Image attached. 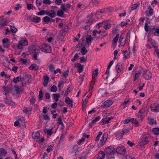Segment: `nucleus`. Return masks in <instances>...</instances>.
I'll return each instance as SVG.
<instances>
[{
    "mask_svg": "<svg viewBox=\"0 0 159 159\" xmlns=\"http://www.w3.org/2000/svg\"><path fill=\"white\" fill-rule=\"evenodd\" d=\"M57 89L56 86L53 85L51 88V91L53 92H56L57 91Z\"/></svg>",
    "mask_w": 159,
    "mask_h": 159,
    "instance_id": "nucleus-44",
    "label": "nucleus"
},
{
    "mask_svg": "<svg viewBox=\"0 0 159 159\" xmlns=\"http://www.w3.org/2000/svg\"><path fill=\"white\" fill-rule=\"evenodd\" d=\"M118 31V26L116 25L115 26L113 29L112 31V33L114 34H116Z\"/></svg>",
    "mask_w": 159,
    "mask_h": 159,
    "instance_id": "nucleus-37",
    "label": "nucleus"
},
{
    "mask_svg": "<svg viewBox=\"0 0 159 159\" xmlns=\"http://www.w3.org/2000/svg\"><path fill=\"white\" fill-rule=\"evenodd\" d=\"M57 121L59 124L61 125L62 126L64 127V124L62 121L61 119V117L58 118Z\"/></svg>",
    "mask_w": 159,
    "mask_h": 159,
    "instance_id": "nucleus-53",
    "label": "nucleus"
},
{
    "mask_svg": "<svg viewBox=\"0 0 159 159\" xmlns=\"http://www.w3.org/2000/svg\"><path fill=\"white\" fill-rule=\"evenodd\" d=\"M6 154L5 149H3L0 151V156L2 157L4 156V155Z\"/></svg>",
    "mask_w": 159,
    "mask_h": 159,
    "instance_id": "nucleus-50",
    "label": "nucleus"
},
{
    "mask_svg": "<svg viewBox=\"0 0 159 159\" xmlns=\"http://www.w3.org/2000/svg\"><path fill=\"white\" fill-rule=\"evenodd\" d=\"M81 50V52L82 53V55H83L85 54L88 52L87 50L84 46L83 47Z\"/></svg>",
    "mask_w": 159,
    "mask_h": 159,
    "instance_id": "nucleus-35",
    "label": "nucleus"
},
{
    "mask_svg": "<svg viewBox=\"0 0 159 159\" xmlns=\"http://www.w3.org/2000/svg\"><path fill=\"white\" fill-rule=\"evenodd\" d=\"M3 45L4 48H8L10 44H9V39L5 38L3 39L2 40Z\"/></svg>",
    "mask_w": 159,
    "mask_h": 159,
    "instance_id": "nucleus-8",
    "label": "nucleus"
},
{
    "mask_svg": "<svg viewBox=\"0 0 159 159\" xmlns=\"http://www.w3.org/2000/svg\"><path fill=\"white\" fill-rule=\"evenodd\" d=\"M104 24V23L103 22H102L101 23H98L96 25V28L98 29L100 28L101 27H102L103 25Z\"/></svg>",
    "mask_w": 159,
    "mask_h": 159,
    "instance_id": "nucleus-54",
    "label": "nucleus"
},
{
    "mask_svg": "<svg viewBox=\"0 0 159 159\" xmlns=\"http://www.w3.org/2000/svg\"><path fill=\"white\" fill-rule=\"evenodd\" d=\"M40 136V134L38 132H34L32 134V138L34 139H37Z\"/></svg>",
    "mask_w": 159,
    "mask_h": 159,
    "instance_id": "nucleus-17",
    "label": "nucleus"
},
{
    "mask_svg": "<svg viewBox=\"0 0 159 159\" xmlns=\"http://www.w3.org/2000/svg\"><path fill=\"white\" fill-rule=\"evenodd\" d=\"M20 43L24 45H26L28 44V42L26 39H22L20 41Z\"/></svg>",
    "mask_w": 159,
    "mask_h": 159,
    "instance_id": "nucleus-38",
    "label": "nucleus"
},
{
    "mask_svg": "<svg viewBox=\"0 0 159 159\" xmlns=\"http://www.w3.org/2000/svg\"><path fill=\"white\" fill-rule=\"evenodd\" d=\"M100 117L99 116L96 117L91 122L89 123V125L91 126L92 124L95 123L100 119Z\"/></svg>",
    "mask_w": 159,
    "mask_h": 159,
    "instance_id": "nucleus-23",
    "label": "nucleus"
},
{
    "mask_svg": "<svg viewBox=\"0 0 159 159\" xmlns=\"http://www.w3.org/2000/svg\"><path fill=\"white\" fill-rule=\"evenodd\" d=\"M105 143V142L104 141V140L103 141L101 140L99 142V143L98 144V147L99 148H100L102 146L104 145Z\"/></svg>",
    "mask_w": 159,
    "mask_h": 159,
    "instance_id": "nucleus-41",
    "label": "nucleus"
},
{
    "mask_svg": "<svg viewBox=\"0 0 159 159\" xmlns=\"http://www.w3.org/2000/svg\"><path fill=\"white\" fill-rule=\"evenodd\" d=\"M105 152L108 154H113L115 153V149L113 147L111 146H109L105 148Z\"/></svg>",
    "mask_w": 159,
    "mask_h": 159,
    "instance_id": "nucleus-4",
    "label": "nucleus"
},
{
    "mask_svg": "<svg viewBox=\"0 0 159 159\" xmlns=\"http://www.w3.org/2000/svg\"><path fill=\"white\" fill-rule=\"evenodd\" d=\"M5 102L6 104H8L9 105H11L13 106H15L16 105V103L14 102L11 101L7 98L5 99Z\"/></svg>",
    "mask_w": 159,
    "mask_h": 159,
    "instance_id": "nucleus-15",
    "label": "nucleus"
},
{
    "mask_svg": "<svg viewBox=\"0 0 159 159\" xmlns=\"http://www.w3.org/2000/svg\"><path fill=\"white\" fill-rule=\"evenodd\" d=\"M105 154L103 151H100L98 153L97 158L98 159H103L105 158Z\"/></svg>",
    "mask_w": 159,
    "mask_h": 159,
    "instance_id": "nucleus-10",
    "label": "nucleus"
},
{
    "mask_svg": "<svg viewBox=\"0 0 159 159\" xmlns=\"http://www.w3.org/2000/svg\"><path fill=\"white\" fill-rule=\"evenodd\" d=\"M130 130V128H128L127 129H123L122 131L123 133L121 134L122 135H124L125 134L128 132Z\"/></svg>",
    "mask_w": 159,
    "mask_h": 159,
    "instance_id": "nucleus-56",
    "label": "nucleus"
},
{
    "mask_svg": "<svg viewBox=\"0 0 159 159\" xmlns=\"http://www.w3.org/2000/svg\"><path fill=\"white\" fill-rule=\"evenodd\" d=\"M104 25L103 27L105 30L109 29L111 27V25L110 23H107L106 25L104 24Z\"/></svg>",
    "mask_w": 159,
    "mask_h": 159,
    "instance_id": "nucleus-40",
    "label": "nucleus"
},
{
    "mask_svg": "<svg viewBox=\"0 0 159 159\" xmlns=\"http://www.w3.org/2000/svg\"><path fill=\"white\" fill-rule=\"evenodd\" d=\"M121 66V63H118L116 66V69L118 73H119L121 71L120 67Z\"/></svg>",
    "mask_w": 159,
    "mask_h": 159,
    "instance_id": "nucleus-36",
    "label": "nucleus"
},
{
    "mask_svg": "<svg viewBox=\"0 0 159 159\" xmlns=\"http://www.w3.org/2000/svg\"><path fill=\"white\" fill-rule=\"evenodd\" d=\"M107 139V138H106V134L105 133L103 134L101 138V140H104V141L106 142V140Z\"/></svg>",
    "mask_w": 159,
    "mask_h": 159,
    "instance_id": "nucleus-63",
    "label": "nucleus"
},
{
    "mask_svg": "<svg viewBox=\"0 0 159 159\" xmlns=\"http://www.w3.org/2000/svg\"><path fill=\"white\" fill-rule=\"evenodd\" d=\"M93 40V38L91 35H88L86 38L87 43H91Z\"/></svg>",
    "mask_w": 159,
    "mask_h": 159,
    "instance_id": "nucleus-28",
    "label": "nucleus"
},
{
    "mask_svg": "<svg viewBox=\"0 0 159 159\" xmlns=\"http://www.w3.org/2000/svg\"><path fill=\"white\" fill-rule=\"evenodd\" d=\"M40 49L42 52H45L50 53L52 51L51 47L48 44H44L42 45Z\"/></svg>",
    "mask_w": 159,
    "mask_h": 159,
    "instance_id": "nucleus-1",
    "label": "nucleus"
},
{
    "mask_svg": "<svg viewBox=\"0 0 159 159\" xmlns=\"http://www.w3.org/2000/svg\"><path fill=\"white\" fill-rule=\"evenodd\" d=\"M130 121L132 123L136 125V126H139V123L138 120L135 118L130 119Z\"/></svg>",
    "mask_w": 159,
    "mask_h": 159,
    "instance_id": "nucleus-24",
    "label": "nucleus"
},
{
    "mask_svg": "<svg viewBox=\"0 0 159 159\" xmlns=\"http://www.w3.org/2000/svg\"><path fill=\"white\" fill-rule=\"evenodd\" d=\"M70 89V85H68L67 87L66 90H65L66 92L64 93V95H67L69 93L70 91L69 90Z\"/></svg>",
    "mask_w": 159,
    "mask_h": 159,
    "instance_id": "nucleus-43",
    "label": "nucleus"
},
{
    "mask_svg": "<svg viewBox=\"0 0 159 159\" xmlns=\"http://www.w3.org/2000/svg\"><path fill=\"white\" fill-rule=\"evenodd\" d=\"M88 101V99L86 98L85 99L83 102V104H82V107H84L85 106L86 104H87V102Z\"/></svg>",
    "mask_w": 159,
    "mask_h": 159,
    "instance_id": "nucleus-64",
    "label": "nucleus"
},
{
    "mask_svg": "<svg viewBox=\"0 0 159 159\" xmlns=\"http://www.w3.org/2000/svg\"><path fill=\"white\" fill-rule=\"evenodd\" d=\"M46 11L41 10L37 14L38 15H43L45 14V12H46Z\"/></svg>",
    "mask_w": 159,
    "mask_h": 159,
    "instance_id": "nucleus-55",
    "label": "nucleus"
},
{
    "mask_svg": "<svg viewBox=\"0 0 159 159\" xmlns=\"http://www.w3.org/2000/svg\"><path fill=\"white\" fill-rule=\"evenodd\" d=\"M102 132L100 131L98 133V134L97 136L96 139L95 141H98L99 140L100 138V136L102 134Z\"/></svg>",
    "mask_w": 159,
    "mask_h": 159,
    "instance_id": "nucleus-51",
    "label": "nucleus"
},
{
    "mask_svg": "<svg viewBox=\"0 0 159 159\" xmlns=\"http://www.w3.org/2000/svg\"><path fill=\"white\" fill-rule=\"evenodd\" d=\"M45 14L49 16L52 18H53L56 15V12L52 10L48 11V12L46 13Z\"/></svg>",
    "mask_w": 159,
    "mask_h": 159,
    "instance_id": "nucleus-14",
    "label": "nucleus"
},
{
    "mask_svg": "<svg viewBox=\"0 0 159 159\" xmlns=\"http://www.w3.org/2000/svg\"><path fill=\"white\" fill-rule=\"evenodd\" d=\"M80 59L81 63L85 62L87 61V58H85L84 57H80Z\"/></svg>",
    "mask_w": 159,
    "mask_h": 159,
    "instance_id": "nucleus-59",
    "label": "nucleus"
},
{
    "mask_svg": "<svg viewBox=\"0 0 159 159\" xmlns=\"http://www.w3.org/2000/svg\"><path fill=\"white\" fill-rule=\"evenodd\" d=\"M116 151L120 154H124L126 152V149L124 146H119L116 149Z\"/></svg>",
    "mask_w": 159,
    "mask_h": 159,
    "instance_id": "nucleus-3",
    "label": "nucleus"
},
{
    "mask_svg": "<svg viewBox=\"0 0 159 159\" xmlns=\"http://www.w3.org/2000/svg\"><path fill=\"white\" fill-rule=\"evenodd\" d=\"M148 122L149 124L151 125H153L155 124H156V120L153 118L148 119Z\"/></svg>",
    "mask_w": 159,
    "mask_h": 159,
    "instance_id": "nucleus-26",
    "label": "nucleus"
},
{
    "mask_svg": "<svg viewBox=\"0 0 159 159\" xmlns=\"http://www.w3.org/2000/svg\"><path fill=\"white\" fill-rule=\"evenodd\" d=\"M113 117H105L102 120V122L101 123L102 125H103L106 123H108L109 121L113 119Z\"/></svg>",
    "mask_w": 159,
    "mask_h": 159,
    "instance_id": "nucleus-11",
    "label": "nucleus"
},
{
    "mask_svg": "<svg viewBox=\"0 0 159 159\" xmlns=\"http://www.w3.org/2000/svg\"><path fill=\"white\" fill-rule=\"evenodd\" d=\"M43 97V93L41 90H40L39 92V99L41 100V99Z\"/></svg>",
    "mask_w": 159,
    "mask_h": 159,
    "instance_id": "nucleus-62",
    "label": "nucleus"
},
{
    "mask_svg": "<svg viewBox=\"0 0 159 159\" xmlns=\"http://www.w3.org/2000/svg\"><path fill=\"white\" fill-rule=\"evenodd\" d=\"M31 20L32 21L36 23H38L40 21L41 19L39 17L35 16L34 17H32L31 19Z\"/></svg>",
    "mask_w": 159,
    "mask_h": 159,
    "instance_id": "nucleus-21",
    "label": "nucleus"
},
{
    "mask_svg": "<svg viewBox=\"0 0 159 159\" xmlns=\"http://www.w3.org/2000/svg\"><path fill=\"white\" fill-rule=\"evenodd\" d=\"M11 32L13 33H15L17 31V29L14 26H11Z\"/></svg>",
    "mask_w": 159,
    "mask_h": 159,
    "instance_id": "nucleus-52",
    "label": "nucleus"
},
{
    "mask_svg": "<svg viewBox=\"0 0 159 159\" xmlns=\"http://www.w3.org/2000/svg\"><path fill=\"white\" fill-rule=\"evenodd\" d=\"M58 72H59L60 74L61 73V70L59 68L57 69L56 70H54L53 71L54 74H56Z\"/></svg>",
    "mask_w": 159,
    "mask_h": 159,
    "instance_id": "nucleus-61",
    "label": "nucleus"
},
{
    "mask_svg": "<svg viewBox=\"0 0 159 159\" xmlns=\"http://www.w3.org/2000/svg\"><path fill=\"white\" fill-rule=\"evenodd\" d=\"M68 26L67 25H65L63 26V28L61 30L60 32L61 31L62 32H67L68 31Z\"/></svg>",
    "mask_w": 159,
    "mask_h": 159,
    "instance_id": "nucleus-33",
    "label": "nucleus"
},
{
    "mask_svg": "<svg viewBox=\"0 0 159 159\" xmlns=\"http://www.w3.org/2000/svg\"><path fill=\"white\" fill-rule=\"evenodd\" d=\"M21 5L17 4L16 5V6L14 7V9L16 11H18L20 8H21Z\"/></svg>",
    "mask_w": 159,
    "mask_h": 159,
    "instance_id": "nucleus-49",
    "label": "nucleus"
},
{
    "mask_svg": "<svg viewBox=\"0 0 159 159\" xmlns=\"http://www.w3.org/2000/svg\"><path fill=\"white\" fill-rule=\"evenodd\" d=\"M152 132L156 135L159 134V128H155L152 129Z\"/></svg>",
    "mask_w": 159,
    "mask_h": 159,
    "instance_id": "nucleus-30",
    "label": "nucleus"
},
{
    "mask_svg": "<svg viewBox=\"0 0 159 159\" xmlns=\"http://www.w3.org/2000/svg\"><path fill=\"white\" fill-rule=\"evenodd\" d=\"M85 139V138H82L81 139L79 140L77 142V143L78 144L80 145L83 142H84V140Z\"/></svg>",
    "mask_w": 159,
    "mask_h": 159,
    "instance_id": "nucleus-58",
    "label": "nucleus"
},
{
    "mask_svg": "<svg viewBox=\"0 0 159 159\" xmlns=\"http://www.w3.org/2000/svg\"><path fill=\"white\" fill-rule=\"evenodd\" d=\"M78 54L77 53H76L74 56L73 58L71 59V61L72 62H74L78 58Z\"/></svg>",
    "mask_w": 159,
    "mask_h": 159,
    "instance_id": "nucleus-47",
    "label": "nucleus"
},
{
    "mask_svg": "<svg viewBox=\"0 0 159 159\" xmlns=\"http://www.w3.org/2000/svg\"><path fill=\"white\" fill-rule=\"evenodd\" d=\"M143 140L144 141V143L146 144L148 143L149 141L148 140V139L147 138V136L146 135H143L141 139Z\"/></svg>",
    "mask_w": 159,
    "mask_h": 159,
    "instance_id": "nucleus-32",
    "label": "nucleus"
},
{
    "mask_svg": "<svg viewBox=\"0 0 159 159\" xmlns=\"http://www.w3.org/2000/svg\"><path fill=\"white\" fill-rule=\"evenodd\" d=\"M21 77L19 76L17 77H14L13 79V82L15 84L17 83L18 82L20 81L21 80Z\"/></svg>",
    "mask_w": 159,
    "mask_h": 159,
    "instance_id": "nucleus-27",
    "label": "nucleus"
},
{
    "mask_svg": "<svg viewBox=\"0 0 159 159\" xmlns=\"http://www.w3.org/2000/svg\"><path fill=\"white\" fill-rule=\"evenodd\" d=\"M52 129H44V132L48 135H51L52 134Z\"/></svg>",
    "mask_w": 159,
    "mask_h": 159,
    "instance_id": "nucleus-22",
    "label": "nucleus"
},
{
    "mask_svg": "<svg viewBox=\"0 0 159 159\" xmlns=\"http://www.w3.org/2000/svg\"><path fill=\"white\" fill-rule=\"evenodd\" d=\"M44 22L45 23H48L50 20V18L47 16H46L43 18Z\"/></svg>",
    "mask_w": 159,
    "mask_h": 159,
    "instance_id": "nucleus-46",
    "label": "nucleus"
},
{
    "mask_svg": "<svg viewBox=\"0 0 159 159\" xmlns=\"http://www.w3.org/2000/svg\"><path fill=\"white\" fill-rule=\"evenodd\" d=\"M119 34H117L116 35V37L113 39L112 41L114 43V44H115L117 43L118 38H119Z\"/></svg>",
    "mask_w": 159,
    "mask_h": 159,
    "instance_id": "nucleus-34",
    "label": "nucleus"
},
{
    "mask_svg": "<svg viewBox=\"0 0 159 159\" xmlns=\"http://www.w3.org/2000/svg\"><path fill=\"white\" fill-rule=\"evenodd\" d=\"M149 11H146L145 12L146 14H148V12H149V15H148L147 16H151L152 15L153 13V9L150 6L149 7Z\"/></svg>",
    "mask_w": 159,
    "mask_h": 159,
    "instance_id": "nucleus-25",
    "label": "nucleus"
},
{
    "mask_svg": "<svg viewBox=\"0 0 159 159\" xmlns=\"http://www.w3.org/2000/svg\"><path fill=\"white\" fill-rule=\"evenodd\" d=\"M99 93L102 97L106 96L107 93V91L104 89H100L99 91Z\"/></svg>",
    "mask_w": 159,
    "mask_h": 159,
    "instance_id": "nucleus-16",
    "label": "nucleus"
},
{
    "mask_svg": "<svg viewBox=\"0 0 159 159\" xmlns=\"http://www.w3.org/2000/svg\"><path fill=\"white\" fill-rule=\"evenodd\" d=\"M39 69V66L35 64H32L29 68V69L30 70H34L36 71Z\"/></svg>",
    "mask_w": 159,
    "mask_h": 159,
    "instance_id": "nucleus-13",
    "label": "nucleus"
},
{
    "mask_svg": "<svg viewBox=\"0 0 159 159\" xmlns=\"http://www.w3.org/2000/svg\"><path fill=\"white\" fill-rule=\"evenodd\" d=\"M144 110L143 109H140L139 112L138 117L140 119L143 118V114L144 113Z\"/></svg>",
    "mask_w": 159,
    "mask_h": 159,
    "instance_id": "nucleus-20",
    "label": "nucleus"
},
{
    "mask_svg": "<svg viewBox=\"0 0 159 159\" xmlns=\"http://www.w3.org/2000/svg\"><path fill=\"white\" fill-rule=\"evenodd\" d=\"M65 101L67 104L69 105L70 107H73V101L71 100L68 97H66L65 98Z\"/></svg>",
    "mask_w": 159,
    "mask_h": 159,
    "instance_id": "nucleus-9",
    "label": "nucleus"
},
{
    "mask_svg": "<svg viewBox=\"0 0 159 159\" xmlns=\"http://www.w3.org/2000/svg\"><path fill=\"white\" fill-rule=\"evenodd\" d=\"M65 4H62L61 6V9L59 10L57 12V15L59 16L62 17L64 13L66 11V9L65 7Z\"/></svg>",
    "mask_w": 159,
    "mask_h": 159,
    "instance_id": "nucleus-2",
    "label": "nucleus"
},
{
    "mask_svg": "<svg viewBox=\"0 0 159 159\" xmlns=\"http://www.w3.org/2000/svg\"><path fill=\"white\" fill-rule=\"evenodd\" d=\"M113 102L111 100L105 101L103 103V105H102L101 107L105 108L109 107L112 104Z\"/></svg>",
    "mask_w": 159,
    "mask_h": 159,
    "instance_id": "nucleus-6",
    "label": "nucleus"
},
{
    "mask_svg": "<svg viewBox=\"0 0 159 159\" xmlns=\"http://www.w3.org/2000/svg\"><path fill=\"white\" fill-rule=\"evenodd\" d=\"M150 107L152 111L155 112L159 111V104H158L154 103Z\"/></svg>",
    "mask_w": 159,
    "mask_h": 159,
    "instance_id": "nucleus-5",
    "label": "nucleus"
},
{
    "mask_svg": "<svg viewBox=\"0 0 159 159\" xmlns=\"http://www.w3.org/2000/svg\"><path fill=\"white\" fill-rule=\"evenodd\" d=\"M98 70L97 69H95L93 72L92 77L93 78H95V77L98 76Z\"/></svg>",
    "mask_w": 159,
    "mask_h": 159,
    "instance_id": "nucleus-31",
    "label": "nucleus"
},
{
    "mask_svg": "<svg viewBox=\"0 0 159 159\" xmlns=\"http://www.w3.org/2000/svg\"><path fill=\"white\" fill-rule=\"evenodd\" d=\"M7 24V20L6 19H3L0 21V25L4 27Z\"/></svg>",
    "mask_w": 159,
    "mask_h": 159,
    "instance_id": "nucleus-19",
    "label": "nucleus"
},
{
    "mask_svg": "<svg viewBox=\"0 0 159 159\" xmlns=\"http://www.w3.org/2000/svg\"><path fill=\"white\" fill-rule=\"evenodd\" d=\"M107 8H104L103 9H101L100 11V12L101 13H105L107 11Z\"/></svg>",
    "mask_w": 159,
    "mask_h": 159,
    "instance_id": "nucleus-57",
    "label": "nucleus"
},
{
    "mask_svg": "<svg viewBox=\"0 0 159 159\" xmlns=\"http://www.w3.org/2000/svg\"><path fill=\"white\" fill-rule=\"evenodd\" d=\"M139 6V4H134L131 7V10H134L136 9Z\"/></svg>",
    "mask_w": 159,
    "mask_h": 159,
    "instance_id": "nucleus-60",
    "label": "nucleus"
},
{
    "mask_svg": "<svg viewBox=\"0 0 159 159\" xmlns=\"http://www.w3.org/2000/svg\"><path fill=\"white\" fill-rule=\"evenodd\" d=\"M75 66L77 67L78 71L80 73L83 71L84 66L82 65L81 64L77 63L75 64Z\"/></svg>",
    "mask_w": 159,
    "mask_h": 159,
    "instance_id": "nucleus-12",
    "label": "nucleus"
},
{
    "mask_svg": "<svg viewBox=\"0 0 159 159\" xmlns=\"http://www.w3.org/2000/svg\"><path fill=\"white\" fill-rule=\"evenodd\" d=\"M143 77L147 80H149L152 77L151 72L149 70H147L144 73Z\"/></svg>",
    "mask_w": 159,
    "mask_h": 159,
    "instance_id": "nucleus-7",
    "label": "nucleus"
},
{
    "mask_svg": "<svg viewBox=\"0 0 159 159\" xmlns=\"http://www.w3.org/2000/svg\"><path fill=\"white\" fill-rule=\"evenodd\" d=\"M119 41L120 43V45L121 46H124L125 44V40H124L123 37L122 36V34L120 36Z\"/></svg>",
    "mask_w": 159,
    "mask_h": 159,
    "instance_id": "nucleus-18",
    "label": "nucleus"
},
{
    "mask_svg": "<svg viewBox=\"0 0 159 159\" xmlns=\"http://www.w3.org/2000/svg\"><path fill=\"white\" fill-rule=\"evenodd\" d=\"M69 69L66 70L64 71L63 74V76L65 78H66L68 75V73L69 72Z\"/></svg>",
    "mask_w": 159,
    "mask_h": 159,
    "instance_id": "nucleus-45",
    "label": "nucleus"
},
{
    "mask_svg": "<svg viewBox=\"0 0 159 159\" xmlns=\"http://www.w3.org/2000/svg\"><path fill=\"white\" fill-rule=\"evenodd\" d=\"M107 34L106 33L103 34H101L100 35V36H99L98 37L97 39H102L103 38L105 37L106 36Z\"/></svg>",
    "mask_w": 159,
    "mask_h": 159,
    "instance_id": "nucleus-48",
    "label": "nucleus"
},
{
    "mask_svg": "<svg viewBox=\"0 0 159 159\" xmlns=\"http://www.w3.org/2000/svg\"><path fill=\"white\" fill-rule=\"evenodd\" d=\"M50 71L52 72L55 69L54 66L53 64L50 63L48 66Z\"/></svg>",
    "mask_w": 159,
    "mask_h": 159,
    "instance_id": "nucleus-29",
    "label": "nucleus"
},
{
    "mask_svg": "<svg viewBox=\"0 0 159 159\" xmlns=\"http://www.w3.org/2000/svg\"><path fill=\"white\" fill-rule=\"evenodd\" d=\"M152 33L154 34L155 35L159 36V28H156L154 30V32L153 31Z\"/></svg>",
    "mask_w": 159,
    "mask_h": 159,
    "instance_id": "nucleus-39",
    "label": "nucleus"
},
{
    "mask_svg": "<svg viewBox=\"0 0 159 159\" xmlns=\"http://www.w3.org/2000/svg\"><path fill=\"white\" fill-rule=\"evenodd\" d=\"M32 110V107H25L24 109L23 110V112L25 113H27L29 111H31Z\"/></svg>",
    "mask_w": 159,
    "mask_h": 159,
    "instance_id": "nucleus-42",
    "label": "nucleus"
}]
</instances>
